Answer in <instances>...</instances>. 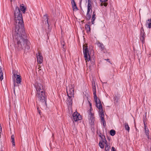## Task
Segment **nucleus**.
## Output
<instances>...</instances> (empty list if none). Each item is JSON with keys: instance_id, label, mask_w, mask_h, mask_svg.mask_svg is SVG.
I'll return each mask as SVG.
<instances>
[{"instance_id": "obj_23", "label": "nucleus", "mask_w": 151, "mask_h": 151, "mask_svg": "<svg viewBox=\"0 0 151 151\" xmlns=\"http://www.w3.org/2000/svg\"><path fill=\"white\" fill-rule=\"evenodd\" d=\"M91 13H87L86 18L88 20H89L91 18Z\"/></svg>"}, {"instance_id": "obj_37", "label": "nucleus", "mask_w": 151, "mask_h": 151, "mask_svg": "<svg viewBox=\"0 0 151 151\" xmlns=\"http://www.w3.org/2000/svg\"><path fill=\"white\" fill-rule=\"evenodd\" d=\"M94 60H93V61H92V65H94V62L93 61Z\"/></svg>"}, {"instance_id": "obj_40", "label": "nucleus", "mask_w": 151, "mask_h": 151, "mask_svg": "<svg viewBox=\"0 0 151 151\" xmlns=\"http://www.w3.org/2000/svg\"><path fill=\"white\" fill-rule=\"evenodd\" d=\"M108 139L110 140V139L109 137H108Z\"/></svg>"}, {"instance_id": "obj_7", "label": "nucleus", "mask_w": 151, "mask_h": 151, "mask_svg": "<svg viewBox=\"0 0 151 151\" xmlns=\"http://www.w3.org/2000/svg\"><path fill=\"white\" fill-rule=\"evenodd\" d=\"M74 85L71 84L69 86L68 89L67 88L66 91L68 97H74Z\"/></svg>"}, {"instance_id": "obj_26", "label": "nucleus", "mask_w": 151, "mask_h": 151, "mask_svg": "<svg viewBox=\"0 0 151 151\" xmlns=\"http://www.w3.org/2000/svg\"><path fill=\"white\" fill-rule=\"evenodd\" d=\"M105 150L106 151H109L110 150V146L108 145V144L105 146Z\"/></svg>"}, {"instance_id": "obj_41", "label": "nucleus", "mask_w": 151, "mask_h": 151, "mask_svg": "<svg viewBox=\"0 0 151 151\" xmlns=\"http://www.w3.org/2000/svg\"><path fill=\"white\" fill-rule=\"evenodd\" d=\"M0 68L1 69V67L0 66Z\"/></svg>"}, {"instance_id": "obj_35", "label": "nucleus", "mask_w": 151, "mask_h": 151, "mask_svg": "<svg viewBox=\"0 0 151 151\" xmlns=\"http://www.w3.org/2000/svg\"><path fill=\"white\" fill-rule=\"evenodd\" d=\"M91 9H89V8H88V9H87V13H90V10Z\"/></svg>"}, {"instance_id": "obj_39", "label": "nucleus", "mask_w": 151, "mask_h": 151, "mask_svg": "<svg viewBox=\"0 0 151 151\" xmlns=\"http://www.w3.org/2000/svg\"><path fill=\"white\" fill-rule=\"evenodd\" d=\"M106 60H107V61H108V60H109V59H107Z\"/></svg>"}, {"instance_id": "obj_31", "label": "nucleus", "mask_w": 151, "mask_h": 151, "mask_svg": "<svg viewBox=\"0 0 151 151\" xmlns=\"http://www.w3.org/2000/svg\"><path fill=\"white\" fill-rule=\"evenodd\" d=\"M88 8L89 9H91V5L89 2H88Z\"/></svg>"}, {"instance_id": "obj_15", "label": "nucleus", "mask_w": 151, "mask_h": 151, "mask_svg": "<svg viewBox=\"0 0 151 151\" xmlns=\"http://www.w3.org/2000/svg\"><path fill=\"white\" fill-rule=\"evenodd\" d=\"M96 18V14L95 11H93V12L92 19H91V23L92 24H94V21Z\"/></svg>"}, {"instance_id": "obj_24", "label": "nucleus", "mask_w": 151, "mask_h": 151, "mask_svg": "<svg viewBox=\"0 0 151 151\" xmlns=\"http://www.w3.org/2000/svg\"><path fill=\"white\" fill-rule=\"evenodd\" d=\"M116 133L115 131L114 130H111L110 132V134L112 136H114Z\"/></svg>"}, {"instance_id": "obj_17", "label": "nucleus", "mask_w": 151, "mask_h": 151, "mask_svg": "<svg viewBox=\"0 0 151 151\" xmlns=\"http://www.w3.org/2000/svg\"><path fill=\"white\" fill-rule=\"evenodd\" d=\"M20 8L21 11H22L23 13L25 12L26 8L25 7L23 4H22L20 6Z\"/></svg>"}, {"instance_id": "obj_27", "label": "nucleus", "mask_w": 151, "mask_h": 151, "mask_svg": "<svg viewBox=\"0 0 151 151\" xmlns=\"http://www.w3.org/2000/svg\"><path fill=\"white\" fill-rule=\"evenodd\" d=\"M85 27L86 29L87 30V31H88L89 32H90V28L89 25L86 24L85 26Z\"/></svg>"}, {"instance_id": "obj_25", "label": "nucleus", "mask_w": 151, "mask_h": 151, "mask_svg": "<svg viewBox=\"0 0 151 151\" xmlns=\"http://www.w3.org/2000/svg\"><path fill=\"white\" fill-rule=\"evenodd\" d=\"M3 79V74L2 73V70L0 68V79L1 81Z\"/></svg>"}, {"instance_id": "obj_12", "label": "nucleus", "mask_w": 151, "mask_h": 151, "mask_svg": "<svg viewBox=\"0 0 151 151\" xmlns=\"http://www.w3.org/2000/svg\"><path fill=\"white\" fill-rule=\"evenodd\" d=\"M143 122L144 124L145 133L146 135L147 136L148 138H149V130L148 129L146 128L147 126L145 125V122L144 120L143 121Z\"/></svg>"}, {"instance_id": "obj_4", "label": "nucleus", "mask_w": 151, "mask_h": 151, "mask_svg": "<svg viewBox=\"0 0 151 151\" xmlns=\"http://www.w3.org/2000/svg\"><path fill=\"white\" fill-rule=\"evenodd\" d=\"M83 50L84 58L86 61V63H87L88 61H89L90 60L91 61L92 60H91L90 56L89 53V50L87 47L86 46L84 45Z\"/></svg>"}, {"instance_id": "obj_32", "label": "nucleus", "mask_w": 151, "mask_h": 151, "mask_svg": "<svg viewBox=\"0 0 151 151\" xmlns=\"http://www.w3.org/2000/svg\"><path fill=\"white\" fill-rule=\"evenodd\" d=\"M73 132H74V133L76 134L77 133V131L76 128H73Z\"/></svg>"}, {"instance_id": "obj_6", "label": "nucleus", "mask_w": 151, "mask_h": 151, "mask_svg": "<svg viewBox=\"0 0 151 151\" xmlns=\"http://www.w3.org/2000/svg\"><path fill=\"white\" fill-rule=\"evenodd\" d=\"M92 110V107H91L90 109L88 111V121L89 123L91 124H93L94 122L95 121V118L94 117V114L93 113L91 112Z\"/></svg>"}, {"instance_id": "obj_29", "label": "nucleus", "mask_w": 151, "mask_h": 151, "mask_svg": "<svg viewBox=\"0 0 151 151\" xmlns=\"http://www.w3.org/2000/svg\"><path fill=\"white\" fill-rule=\"evenodd\" d=\"M40 67L39 66H38V67L37 68V69H36V71L37 70H38V71L40 73H41L42 72V70L40 69Z\"/></svg>"}, {"instance_id": "obj_3", "label": "nucleus", "mask_w": 151, "mask_h": 151, "mask_svg": "<svg viewBox=\"0 0 151 151\" xmlns=\"http://www.w3.org/2000/svg\"><path fill=\"white\" fill-rule=\"evenodd\" d=\"M92 83L94 99L96 102V106L99 109V115L100 117L101 118V123H103V126L104 127L106 125V123L104 119V113L103 109V107L100 100L97 98V97L96 87L94 80L92 81Z\"/></svg>"}, {"instance_id": "obj_38", "label": "nucleus", "mask_w": 151, "mask_h": 151, "mask_svg": "<svg viewBox=\"0 0 151 151\" xmlns=\"http://www.w3.org/2000/svg\"><path fill=\"white\" fill-rule=\"evenodd\" d=\"M141 30H143V31H144V29L143 28V27H142L141 28Z\"/></svg>"}, {"instance_id": "obj_11", "label": "nucleus", "mask_w": 151, "mask_h": 151, "mask_svg": "<svg viewBox=\"0 0 151 151\" xmlns=\"http://www.w3.org/2000/svg\"><path fill=\"white\" fill-rule=\"evenodd\" d=\"M71 4L73 10L77 11L78 10L74 0H71Z\"/></svg>"}, {"instance_id": "obj_9", "label": "nucleus", "mask_w": 151, "mask_h": 151, "mask_svg": "<svg viewBox=\"0 0 151 151\" xmlns=\"http://www.w3.org/2000/svg\"><path fill=\"white\" fill-rule=\"evenodd\" d=\"M37 58L38 63L40 64L42 63L43 62V58L40 52H38V53L37 54Z\"/></svg>"}, {"instance_id": "obj_14", "label": "nucleus", "mask_w": 151, "mask_h": 151, "mask_svg": "<svg viewBox=\"0 0 151 151\" xmlns=\"http://www.w3.org/2000/svg\"><path fill=\"white\" fill-rule=\"evenodd\" d=\"M107 1V0H100V1L101 2V6H102L104 5L105 6H107L108 3L106 2V1Z\"/></svg>"}, {"instance_id": "obj_1", "label": "nucleus", "mask_w": 151, "mask_h": 151, "mask_svg": "<svg viewBox=\"0 0 151 151\" xmlns=\"http://www.w3.org/2000/svg\"><path fill=\"white\" fill-rule=\"evenodd\" d=\"M14 19L15 22V34L14 36L15 50L17 51L23 50L28 51L30 49L29 42L26 38L22 12L18 6L14 11Z\"/></svg>"}, {"instance_id": "obj_20", "label": "nucleus", "mask_w": 151, "mask_h": 151, "mask_svg": "<svg viewBox=\"0 0 151 151\" xmlns=\"http://www.w3.org/2000/svg\"><path fill=\"white\" fill-rule=\"evenodd\" d=\"M98 46L100 48L101 50H103L104 49V46L102 43L99 42L98 43Z\"/></svg>"}, {"instance_id": "obj_30", "label": "nucleus", "mask_w": 151, "mask_h": 151, "mask_svg": "<svg viewBox=\"0 0 151 151\" xmlns=\"http://www.w3.org/2000/svg\"><path fill=\"white\" fill-rule=\"evenodd\" d=\"M37 109L38 113L40 115H41V112L40 110L39 107V106H37Z\"/></svg>"}, {"instance_id": "obj_16", "label": "nucleus", "mask_w": 151, "mask_h": 151, "mask_svg": "<svg viewBox=\"0 0 151 151\" xmlns=\"http://www.w3.org/2000/svg\"><path fill=\"white\" fill-rule=\"evenodd\" d=\"M74 97H68V98L67 101V103L69 104V105L72 104V98Z\"/></svg>"}, {"instance_id": "obj_18", "label": "nucleus", "mask_w": 151, "mask_h": 151, "mask_svg": "<svg viewBox=\"0 0 151 151\" xmlns=\"http://www.w3.org/2000/svg\"><path fill=\"white\" fill-rule=\"evenodd\" d=\"M21 78L20 76H17L16 78V83L17 84H20L21 82Z\"/></svg>"}, {"instance_id": "obj_36", "label": "nucleus", "mask_w": 151, "mask_h": 151, "mask_svg": "<svg viewBox=\"0 0 151 151\" xmlns=\"http://www.w3.org/2000/svg\"><path fill=\"white\" fill-rule=\"evenodd\" d=\"M89 106H90V107H91V104L89 102Z\"/></svg>"}, {"instance_id": "obj_13", "label": "nucleus", "mask_w": 151, "mask_h": 151, "mask_svg": "<svg viewBox=\"0 0 151 151\" xmlns=\"http://www.w3.org/2000/svg\"><path fill=\"white\" fill-rule=\"evenodd\" d=\"M145 32L144 31L141 30L140 32V39L143 42L145 39Z\"/></svg>"}, {"instance_id": "obj_28", "label": "nucleus", "mask_w": 151, "mask_h": 151, "mask_svg": "<svg viewBox=\"0 0 151 151\" xmlns=\"http://www.w3.org/2000/svg\"><path fill=\"white\" fill-rule=\"evenodd\" d=\"M13 74L14 76L15 77V78H16L17 77V76H19V75H17L15 71H13Z\"/></svg>"}, {"instance_id": "obj_22", "label": "nucleus", "mask_w": 151, "mask_h": 151, "mask_svg": "<svg viewBox=\"0 0 151 151\" xmlns=\"http://www.w3.org/2000/svg\"><path fill=\"white\" fill-rule=\"evenodd\" d=\"M44 17L45 18V19H46V21L47 22V26L49 27V23L48 22V16L47 14H45L44 16Z\"/></svg>"}, {"instance_id": "obj_19", "label": "nucleus", "mask_w": 151, "mask_h": 151, "mask_svg": "<svg viewBox=\"0 0 151 151\" xmlns=\"http://www.w3.org/2000/svg\"><path fill=\"white\" fill-rule=\"evenodd\" d=\"M124 125L125 130H127L128 132H129L130 130V127L129 126L128 124L126 122L124 124Z\"/></svg>"}, {"instance_id": "obj_8", "label": "nucleus", "mask_w": 151, "mask_h": 151, "mask_svg": "<svg viewBox=\"0 0 151 151\" xmlns=\"http://www.w3.org/2000/svg\"><path fill=\"white\" fill-rule=\"evenodd\" d=\"M73 120L74 121L77 122L82 119L81 116L79 114L77 111L75 112L73 114Z\"/></svg>"}, {"instance_id": "obj_34", "label": "nucleus", "mask_w": 151, "mask_h": 151, "mask_svg": "<svg viewBox=\"0 0 151 151\" xmlns=\"http://www.w3.org/2000/svg\"><path fill=\"white\" fill-rule=\"evenodd\" d=\"M111 151H116V150L114 147H112Z\"/></svg>"}, {"instance_id": "obj_10", "label": "nucleus", "mask_w": 151, "mask_h": 151, "mask_svg": "<svg viewBox=\"0 0 151 151\" xmlns=\"http://www.w3.org/2000/svg\"><path fill=\"white\" fill-rule=\"evenodd\" d=\"M146 26L149 29L151 28V18L149 19L146 21Z\"/></svg>"}, {"instance_id": "obj_5", "label": "nucleus", "mask_w": 151, "mask_h": 151, "mask_svg": "<svg viewBox=\"0 0 151 151\" xmlns=\"http://www.w3.org/2000/svg\"><path fill=\"white\" fill-rule=\"evenodd\" d=\"M99 136L101 139L99 142V145L101 148L103 149L104 147V146L108 144V143L104 135L100 134L99 135Z\"/></svg>"}, {"instance_id": "obj_2", "label": "nucleus", "mask_w": 151, "mask_h": 151, "mask_svg": "<svg viewBox=\"0 0 151 151\" xmlns=\"http://www.w3.org/2000/svg\"><path fill=\"white\" fill-rule=\"evenodd\" d=\"M35 85L37 91L36 99L40 102L42 107L45 109L47 104L43 87L40 83H36Z\"/></svg>"}, {"instance_id": "obj_33", "label": "nucleus", "mask_w": 151, "mask_h": 151, "mask_svg": "<svg viewBox=\"0 0 151 151\" xmlns=\"http://www.w3.org/2000/svg\"><path fill=\"white\" fill-rule=\"evenodd\" d=\"M14 93L15 92V87L17 86V85H16V84L15 83V82H14Z\"/></svg>"}, {"instance_id": "obj_21", "label": "nucleus", "mask_w": 151, "mask_h": 151, "mask_svg": "<svg viewBox=\"0 0 151 151\" xmlns=\"http://www.w3.org/2000/svg\"><path fill=\"white\" fill-rule=\"evenodd\" d=\"M11 142L12 145L14 146L15 145L14 136L13 134L11 136Z\"/></svg>"}]
</instances>
